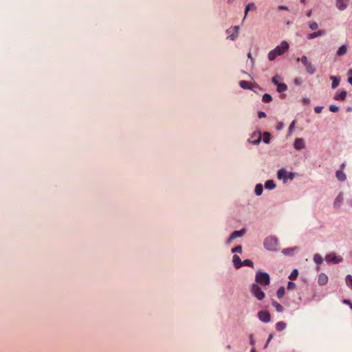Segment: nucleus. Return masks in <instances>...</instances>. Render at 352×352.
<instances>
[{
  "instance_id": "nucleus-1",
  "label": "nucleus",
  "mask_w": 352,
  "mask_h": 352,
  "mask_svg": "<svg viewBox=\"0 0 352 352\" xmlns=\"http://www.w3.org/2000/svg\"><path fill=\"white\" fill-rule=\"evenodd\" d=\"M289 49V43L287 41H282L280 45L271 50L268 54L270 60H274L276 56L283 54Z\"/></svg>"
},
{
  "instance_id": "nucleus-2",
  "label": "nucleus",
  "mask_w": 352,
  "mask_h": 352,
  "mask_svg": "<svg viewBox=\"0 0 352 352\" xmlns=\"http://www.w3.org/2000/svg\"><path fill=\"white\" fill-rule=\"evenodd\" d=\"M255 281L258 285L267 286L270 283V275L267 272H258L255 276Z\"/></svg>"
},
{
  "instance_id": "nucleus-3",
  "label": "nucleus",
  "mask_w": 352,
  "mask_h": 352,
  "mask_svg": "<svg viewBox=\"0 0 352 352\" xmlns=\"http://www.w3.org/2000/svg\"><path fill=\"white\" fill-rule=\"evenodd\" d=\"M278 243V239L275 236H268L264 241L265 248L270 251L276 250Z\"/></svg>"
},
{
  "instance_id": "nucleus-4",
  "label": "nucleus",
  "mask_w": 352,
  "mask_h": 352,
  "mask_svg": "<svg viewBox=\"0 0 352 352\" xmlns=\"http://www.w3.org/2000/svg\"><path fill=\"white\" fill-rule=\"evenodd\" d=\"M251 292L252 295L258 300H262L265 297V293L263 292L260 286L256 283L252 284L251 287Z\"/></svg>"
},
{
  "instance_id": "nucleus-5",
  "label": "nucleus",
  "mask_w": 352,
  "mask_h": 352,
  "mask_svg": "<svg viewBox=\"0 0 352 352\" xmlns=\"http://www.w3.org/2000/svg\"><path fill=\"white\" fill-rule=\"evenodd\" d=\"M277 176L279 179H283V182H286L288 179L292 180L294 177V174L282 168L278 171Z\"/></svg>"
},
{
  "instance_id": "nucleus-6",
  "label": "nucleus",
  "mask_w": 352,
  "mask_h": 352,
  "mask_svg": "<svg viewBox=\"0 0 352 352\" xmlns=\"http://www.w3.org/2000/svg\"><path fill=\"white\" fill-rule=\"evenodd\" d=\"M325 261L327 263H332L334 264H337L339 263H341L343 261V258L341 256L336 255V253L332 252L330 254H328L325 256Z\"/></svg>"
},
{
  "instance_id": "nucleus-7",
  "label": "nucleus",
  "mask_w": 352,
  "mask_h": 352,
  "mask_svg": "<svg viewBox=\"0 0 352 352\" xmlns=\"http://www.w3.org/2000/svg\"><path fill=\"white\" fill-rule=\"evenodd\" d=\"M239 30V26H234L233 28L228 29L226 32L228 34L230 33V34L227 37V38L234 41L238 37Z\"/></svg>"
},
{
  "instance_id": "nucleus-8",
  "label": "nucleus",
  "mask_w": 352,
  "mask_h": 352,
  "mask_svg": "<svg viewBox=\"0 0 352 352\" xmlns=\"http://www.w3.org/2000/svg\"><path fill=\"white\" fill-rule=\"evenodd\" d=\"M259 320L263 322H269L271 320L270 314L267 311H261L258 313Z\"/></svg>"
},
{
  "instance_id": "nucleus-9",
  "label": "nucleus",
  "mask_w": 352,
  "mask_h": 352,
  "mask_svg": "<svg viewBox=\"0 0 352 352\" xmlns=\"http://www.w3.org/2000/svg\"><path fill=\"white\" fill-rule=\"evenodd\" d=\"M245 233V230L244 228L241 229V230H236L234 231L230 237L228 239V243H230L234 239L242 236Z\"/></svg>"
},
{
  "instance_id": "nucleus-10",
  "label": "nucleus",
  "mask_w": 352,
  "mask_h": 352,
  "mask_svg": "<svg viewBox=\"0 0 352 352\" xmlns=\"http://www.w3.org/2000/svg\"><path fill=\"white\" fill-rule=\"evenodd\" d=\"M349 1L350 0H336V7L340 11H343L348 7Z\"/></svg>"
},
{
  "instance_id": "nucleus-11",
  "label": "nucleus",
  "mask_w": 352,
  "mask_h": 352,
  "mask_svg": "<svg viewBox=\"0 0 352 352\" xmlns=\"http://www.w3.org/2000/svg\"><path fill=\"white\" fill-rule=\"evenodd\" d=\"M294 146L296 150H301L305 148V142L302 138L296 139Z\"/></svg>"
},
{
  "instance_id": "nucleus-12",
  "label": "nucleus",
  "mask_w": 352,
  "mask_h": 352,
  "mask_svg": "<svg viewBox=\"0 0 352 352\" xmlns=\"http://www.w3.org/2000/svg\"><path fill=\"white\" fill-rule=\"evenodd\" d=\"M328 282V277L327 276L324 274L321 273L319 274L318 276V283L320 285H325Z\"/></svg>"
},
{
  "instance_id": "nucleus-13",
  "label": "nucleus",
  "mask_w": 352,
  "mask_h": 352,
  "mask_svg": "<svg viewBox=\"0 0 352 352\" xmlns=\"http://www.w3.org/2000/svg\"><path fill=\"white\" fill-rule=\"evenodd\" d=\"M346 94H347V93L344 90L340 91V93L337 92L335 94L333 99L336 100H345V98L346 97Z\"/></svg>"
},
{
  "instance_id": "nucleus-14",
  "label": "nucleus",
  "mask_w": 352,
  "mask_h": 352,
  "mask_svg": "<svg viewBox=\"0 0 352 352\" xmlns=\"http://www.w3.org/2000/svg\"><path fill=\"white\" fill-rule=\"evenodd\" d=\"M232 261H233V263L234 265V267L236 269H239V268H240V267H241L243 266L240 257L239 256H237V255H234L233 256Z\"/></svg>"
},
{
  "instance_id": "nucleus-15",
  "label": "nucleus",
  "mask_w": 352,
  "mask_h": 352,
  "mask_svg": "<svg viewBox=\"0 0 352 352\" xmlns=\"http://www.w3.org/2000/svg\"><path fill=\"white\" fill-rule=\"evenodd\" d=\"M324 34V31L320 30H318L317 32H313V33H311V34H308L307 38L308 39H314V38H315L316 37L322 36Z\"/></svg>"
},
{
  "instance_id": "nucleus-16",
  "label": "nucleus",
  "mask_w": 352,
  "mask_h": 352,
  "mask_svg": "<svg viewBox=\"0 0 352 352\" xmlns=\"http://www.w3.org/2000/svg\"><path fill=\"white\" fill-rule=\"evenodd\" d=\"M337 179L340 182H344L346 179V176L342 170H338L336 173Z\"/></svg>"
},
{
  "instance_id": "nucleus-17",
  "label": "nucleus",
  "mask_w": 352,
  "mask_h": 352,
  "mask_svg": "<svg viewBox=\"0 0 352 352\" xmlns=\"http://www.w3.org/2000/svg\"><path fill=\"white\" fill-rule=\"evenodd\" d=\"M256 9V7L255 6V4L254 3H248L246 6H245V16H244V18L243 19H245V17L247 16L248 15V12L250 10H255Z\"/></svg>"
},
{
  "instance_id": "nucleus-18",
  "label": "nucleus",
  "mask_w": 352,
  "mask_h": 352,
  "mask_svg": "<svg viewBox=\"0 0 352 352\" xmlns=\"http://www.w3.org/2000/svg\"><path fill=\"white\" fill-rule=\"evenodd\" d=\"M347 52V46L345 45H343L340 46L338 50H337L336 54L338 56H342L344 55Z\"/></svg>"
},
{
  "instance_id": "nucleus-19",
  "label": "nucleus",
  "mask_w": 352,
  "mask_h": 352,
  "mask_svg": "<svg viewBox=\"0 0 352 352\" xmlns=\"http://www.w3.org/2000/svg\"><path fill=\"white\" fill-rule=\"evenodd\" d=\"M330 78L332 80V85H331L332 88L336 89L339 85L340 80V78L331 76L330 77Z\"/></svg>"
},
{
  "instance_id": "nucleus-20",
  "label": "nucleus",
  "mask_w": 352,
  "mask_h": 352,
  "mask_svg": "<svg viewBox=\"0 0 352 352\" xmlns=\"http://www.w3.org/2000/svg\"><path fill=\"white\" fill-rule=\"evenodd\" d=\"M305 67L307 72L310 74H313L316 72L315 67L310 62H309Z\"/></svg>"
},
{
  "instance_id": "nucleus-21",
  "label": "nucleus",
  "mask_w": 352,
  "mask_h": 352,
  "mask_svg": "<svg viewBox=\"0 0 352 352\" xmlns=\"http://www.w3.org/2000/svg\"><path fill=\"white\" fill-rule=\"evenodd\" d=\"M286 327L287 324L283 321H280L276 324V329L278 331H283Z\"/></svg>"
},
{
  "instance_id": "nucleus-22",
  "label": "nucleus",
  "mask_w": 352,
  "mask_h": 352,
  "mask_svg": "<svg viewBox=\"0 0 352 352\" xmlns=\"http://www.w3.org/2000/svg\"><path fill=\"white\" fill-rule=\"evenodd\" d=\"M342 201H343V195L342 193H339V195L337 196V197L336 198V199L334 201V203H333L334 206L335 207L340 206V205Z\"/></svg>"
},
{
  "instance_id": "nucleus-23",
  "label": "nucleus",
  "mask_w": 352,
  "mask_h": 352,
  "mask_svg": "<svg viewBox=\"0 0 352 352\" xmlns=\"http://www.w3.org/2000/svg\"><path fill=\"white\" fill-rule=\"evenodd\" d=\"M265 187L268 190H272L275 188L276 184L273 180H267L265 182Z\"/></svg>"
},
{
  "instance_id": "nucleus-24",
  "label": "nucleus",
  "mask_w": 352,
  "mask_h": 352,
  "mask_svg": "<svg viewBox=\"0 0 352 352\" xmlns=\"http://www.w3.org/2000/svg\"><path fill=\"white\" fill-rule=\"evenodd\" d=\"M272 305L274 307H275L276 310L278 312L281 313L283 311V306L280 304H279L278 302H277L276 301L273 300L272 302Z\"/></svg>"
},
{
  "instance_id": "nucleus-25",
  "label": "nucleus",
  "mask_w": 352,
  "mask_h": 352,
  "mask_svg": "<svg viewBox=\"0 0 352 352\" xmlns=\"http://www.w3.org/2000/svg\"><path fill=\"white\" fill-rule=\"evenodd\" d=\"M263 187L261 184H258L255 186L254 192L255 194L258 196L261 195L263 192Z\"/></svg>"
},
{
  "instance_id": "nucleus-26",
  "label": "nucleus",
  "mask_w": 352,
  "mask_h": 352,
  "mask_svg": "<svg viewBox=\"0 0 352 352\" xmlns=\"http://www.w3.org/2000/svg\"><path fill=\"white\" fill-rule=\"evenodd\" d=\"M287 89V86L285 83H280L277 85V91L279 93L285 91Z\"/></svg>"
},
{
  "instance_id": "nucleus-27",
  "label": "nucleus",
  "mask_w": 352,
  "mask_h": 352,
  "mask_svg": "<svg viewBox=\"0 0 352 352\" xmlns=\"http://www.w3.org/2000/svg\"><path fill=\"white\" fill-rule=\"evenodd\" d=\"M314 261L317 264H321L322 263L323 258L320 254H316L314 256Z\"/></svg>"
},
{
  "instance_id": "nucleus-28",
  "label": "nucleus",
  "mask_w": 352,
  "mask_h": 352,
  "mask_svg": "<svg viewBox=\"0 0 352 352\" xmlns=\"http://www.w3.org/2000/svg\"><path fill=\"white\" fill-rule=\"evenodd\" d=\"M346 284L352 290V276L351 274L346 276Z\"/></svg>"
},
{
  "instance_id": "nucleus-29",
  "label": "nucleus",
  "mask_w": 352,
  "mask_h": 352,
  "mask_svg": "<svg viewBox=\"0 0 352 352\" xmlns=\"http://www.w3.org/2000/svg\"><path fill=\"white\" fill-rule=\"evenodd\" d=\"M285 293V288L283 287H280L276 292L277 297L278 298H282L284 296Z\"/></svg>"
},
{
  "instance_id": "nucleus-30",
  "label": "nucleus",
  "mask_w": 352,
  "mask_h": 352,
  "mask_svg": "<svg viewBox=\"0 0 352 352\" xmlns=\"http://www.w3.org/2000/svg\"><path fill=\"white\" fill-rule=\"evenodd\" d=\"M272 100V96L268 94H265L263 96L262 100L263 102L267 103V102H271Z\"/></svg>"
},
{
  "instance_id": "nucleus-31",
  "label": "nucleus",
  "mask_w": 352,
  "mask_h": 352,
  "mask_svg": "<svg viewBox=\"0 0 352 352\" xmlns=\"http://www.w3.org/2000/svg\"><path fill=\"white\" fill-rule=\"evenodd\" d=\"M239 85L241 86V87L243 88V89H250V83L245 80H241L239 82Z\"/></svg>"
},
{
  "instance_id": "nucleus-32",
  "label": "nucleus",
  "mask_w": 352,
  "mask_h": 352,
  "mask_svg": "<svg viewBox=\"0 0 352 352\" xmlns=\"http://www.w3.org/2000/svg\"><path fill=\"white\" fill-rule=\"evenodd\" d=\"M281 79L280 76L279 75H275L272 79V82L273 84H274L275 85H278V84H280L279 82V80Z\"/></svg>"
},
{
  "instance_id": "nucleus-33",
  "label": "nucleus",
  "mask_w": 352,
  "mask_h": 352,
  "mask_svg": "<svg viewBox=\"0 0 352 352\" xmlns=\"http://www.w3.org/2000/svg\"><path fill=\"white\" fill-rule=\"evenodd\" d=\"M270 134L268 132H265L263 133V141L265 143L268 144L270 142Z\"/></svg>"
},
{
  "instance_id": "nucleus-34",
  "label": "nucleus",
  "mask_w": 352,
  "mask_h": 352,
  "mask_svg": "<svg viewBox=\"0 0 352 352\" xmlns=\"http://www.w3.org/2000/svg\"><path fill=\"white\" fill-rule=\"evenodd\" d=\"M298 275V272L297 270H294L290 274L289 278L291 280H295Z\"/></svg>"
},
{
  "instance_id": "nucleus-35",
  "label": "nucleus",
  "mask_w": 352,
  "mask_h": 352,
  "mask_svg": "<svg viewBox=\"0 0 352 352\" xmlns=\"http://www.w3.org/2000/svg\"><path fill=\"white\" fill-rule=\"evenodd\" d=\"M297 61H301L305 66L309 63L307 58L305 56H302L300 58H298Z\"/></svg>"
},
{
  "instance_id": "nucleus-36",
  "label": "nucleus",
  "mask_w": 352,
  "mask_h": 352,
  "mask_svg": "<svg viewBox=\"0 0 352 352\" xmlns=\"http://www.w3.org/2000/svg\"><path fill=\"white\" fill-rule=\"evenodd\" d=\"M243 265L248 266V267H253L254 264L253 262L250 259H245L242 262Z\"/></svg>"
},
{
  "instance_id": "nucleus-37",
  "label": "nucleus",
  "mask_w": 352,
  "mask_h": 352,
  "mask_svg": "<svg viewBox=\"0 0 352 352\" xmlns=\"http://www.w3.org/2000/svg\"><path fill=\"white\" fill-rule=\"evenodd\" d=\"M232 252L241 253L242 252V247L241 245L236 246V248L232 249Z\"/></svg>"
},
{
  "instance_id": "nucleus-38",
  "label": "nucleus",
  "mask_w": 352,
  "mask_h": 352,
  "mask_svg": "<svg viewBox=\"0 0 352 352\" xmlns=\"http://www.w3.org/2000/svg\"><path fill=\"white\" fill-rule=\"evenodd\" d=\"M309 28L311 30H315L318 29V25L316 22H312L309 24Z\"/></svg>"
},
{
  "instance_id": "nucleus-39",
  "label": "nucleus",
  "mask_w": 352,
  "mask_h": 352,
  "mask_svg": "<svg viewBox=\"0 0 352 352\" xmlns=\"http://www.w3.org/2000/svg\"><path fill=\"white\" fill-rule=\"evenodd\" d=\"M296 248H286L283 250L282 252L284 254H289L291 252H292L294 250H296Z\"/></svg>"
},
{
  "instance_id": "nucleus-40",
  "label": "nucleus",
  "mask_w": 352,
  "mask_h": 352,
  "mask_svg": "<svg viewBox=\"0 0 352 352\" xmlns=\"http://www.w3.org/2000/svg\"><path fill=\"white\" fill-rule=\"evenodd\" d=\"M329 110L331 112H337V111H338L339 108L337 106H336V105H331L329 107Z\"/></svg>"
},
{
  "instance_id": "nucleus-41",
  "label": "nucleus",
  "mask_w": 352,
  "mask_h": 352,
  "mask_svg": "<svg viewBox=\"0 0 352 352\" xmlns=\"http://www.w3.org/2000/svg\"><path fill=\"white\" fill-rule=\"evenodd\" d=\"M295 287H296V285L293 282H289L287 284V289L289 290L294 289L295 288Z\"/></svg>"
},
{
  "instance_id": "nucleus-42",
  "label": "nucleus",
  "mask_w": 352,
  "mask_h": 352,
  "mask_svg": "<svg viewBox=\"0 0 352 352\" xmlns=\"http://www.w3.org/2000/svg\"><path fill=\"white\" fill-rule=\"evenodd\" d=\"M295 124H296V120H293L289 126V131L290 133L292 132V131L294 130Z\"/></svg>"
},
{
  "instance_id": "nucleus-43",
  "label": "nucleus",
  "mask_w": 352,
  "mask_h": 352,
  "mask_svg": "<svg viewBox=\"0 0 352 352\" xmlns=\"http://www.w3.org/2000/svg\"><path fill=\"white\" fill-rule=\"evenodd\" d=\"M322 107L318 106L314 108V111L316 113H320L322 111Z\"/></svg>"
},
{
  "instance_id": "nucleus-44",
  "label": "nucleus",
  "mask_w": 352,
  "mask_h": 352,
  "mask_svg": "<svg viewBox=\"0 0 352 352\" xmlns=\"http://www.w3.org/2000/svg\"><path fill=\"white\" fill-rule=\"evenodd\" d=\"M258 118H265L266 117V114L265 112H263V111H259L258 113Z\"/></svg>"
},
{
  "instance_id": "nucleus-45",
  "label": "nucleus",
  "mask_w": 352,
  "mask_h": 352,
  "mask_svg": "<svg viewBox=\"0 0 352 352\" xmlns=\"http://www.w3.org/2000/svg\"><path fill=\"white\" fill-rule=\"evenodd\" d=\"M273 336H273V334H270V335L269 336V338H268V339H267V342H266V344H265V348H266V347L267 346L268 344L270 343V342L271 341V340L273 338Z\"/></svg>"
},
{
  "instance_id": "nucleus-46",
  "label": "nucleus",
  "mask_w": 352,
  "mask_h": 352,
  "mask_svg": "<svg viewBox=\"0 0 352 352\" xmlns=\"http://www.w3.org/2000/svg\"><path fill=\"white\" fill-rule=\"evenodd\" d=\"M278 10H288V8L285 6H278Z\"/></svg>"
},
{
  "instance_id": "nucleus-47",
  "label": "nucleus",
  "mask_w": 352,
  "mask_h": 352,
  "mask_svg": "<svg viewBox=\"0 0 352 352\" xmlns=\"http://www.w3.org/2000/svg\"><path fill=\"white\" fill-rule=\"evenodd\" d=\"M250 342L252 345L255 344V341L254 340L253 336L252 334L250 336Z\"/></svg>"
},
{
  "instance_id": "nucleus-48",
  "label": "nucleus",
  "mask_w": 352,
  "mask_h": 352,
  "mask_svg": "<svg viewBox=\"0 0 352 352\" xmlns=\"http://www.w3.org/2000/svg\"><path fill=\"white\" fill-rule=\"evenodd\" d=\"M248 58H250V59L251 60V61H252V64H253V63H254V58H252V54H251V52H249V53L248 54Z\"/></svg>"
},
{
  "instance_id": "nucleus-49",
  "label": "nucleus",
  "mask_w": 352,
  "mask_h": 352,
  "mask_svg": "<svg viewBox=\"0 0 352 352\" xmlns=\"http://www.w3.org/2000/svg\"><path fill=\"white\" fill-rule=\"evenodd\" d=\"M302 101L305 104H309L310 102V100L307 98H303Z\"/></svg>"
},
{
  "instance_id": "nucleus-50",
  "label": "nucleus",
  "mask_w": 352,
  "mask_h": 352,
  "mask_svg": "<svg viewBox=\"0 0 352 352\" xmlns=\"http://www.w3.org/2000/svg\"><path fill=\"white\" fill-rule=\"evenodd\" d=\"M283 123H281V122H280V123H279V124H278V126H277V129H278V130L282 129H283Z\"/></svg>"
},
{
  "instance_id": "nucleus-51",
  "label": "nucleus",
  "mask_w": 352,
  "mask_h": 352,
  "mask_svg": "<svg viewBox=\"0 0 352 352\" xmlns=\"http://www.w3.org/2000/svg\"><path fill=\"white\" fill-rule=\"evenodd\" d=\"M343 303H344V304H346V305H349L351 304V302H350V300H349L344 299V300H343Z\"/></svg>"
},
{
  "instance_id": "nucleus-52",
  "label": "nucleus",
  "mask_w": 352,
  "mask_h": 352,
  "mask_svg": "<svg viewBox=\"0 0 352 352\" xmlns=\"http://www.w3.org/2000/svg\"><path fill=\"white\" fill-rule=\"evenodd\" d=\"M311 13H312V10H309V11L307 12V16L308 17H310V16H311Z\"/></svg>"
},
{
  "instance_id": "nucleus-53",
  "label": "nucleus",
  "mask_w": 352,
  "mask_h": 352,
  "mask_svg": "<svg viewBox=\"0 0 352 352\" xmlns=\"http://www.w3.org/2000/svg\"><path fill=\"white\" fill-rule=\"evenodd\" d=\"M348 82L352 85V76L349 77Z\"/></svg>"
},
{
  "instance_id": "nucleus-54",
  "label": "nucleus",
  "mask_w": 352,
  "mask_h": 352,
  "mask_svg": "<svg viewBox=\"0 0 352 352\" xmlns=\"http://www.w3.org/2000/svg\"><path fill=\"white\" fill-rule=\"evenodd\" d=\"M348 74L350 76H352V69H350L348 72Z\"/></svg>"
},
{
  "instance_id": "nucleus-55",
  "label": "nucleus",
  "mask_w": 352,
  "mask_h": 352,
  "mask_svg": "<svg viewBox=\"0 0 352 352\" xmlns=\"http://www.w3.org/2000/svg\"><path fill=\"white\" fill-rule=\"evenodd\" d=\"M345 166H346V165H345V163H342V164H341V166H340L341 170L344 169V167H345Z\"/></svg>"
},
{
  "instance_id": "nucleus-56",
  "label": "nucleus",
  "mask_w": 352,
  "mask_h": 352,
  "mask_svg": "<svg viewBox=\"0 0 352 352\" xmlns=\"http://www.w3.org/2000/svg\"><path fill=\"white\" fill-rule=\"evenodd\" d=\"M261 141V137L258 138V139L255 142V143H259Z\"/></svg>"
},
{
  "instance_id": "nucleus-57",
  "label": "nucleus",
  "mask_w": 352,
  "mask_h": 352,
  "mask_svg": "<svg viewBox=\"0 0 352 352\" xmlns=\"http://www.w3.org/2000/svg\"><path fill=\"white\" fill-rule=\"evenodd\" d=\"M250 352H256L255 349H254V348H253V349H251V351H250Z\"/></svg>"
},
{
  "instance_id": "nucleus-58",
  "label": "nucleus",
  "mask_w": 352,
  "mask_h": 352,
  "mask_svg": "<svg viewBox=\"0 0 352 352\" xmlns=\"http://www.w3.org/2000/svg\"><path fill=\"white\" fill-rule=\"evenodd\" d=\"M300 2L302 3H305V0H300Z\"/></svg>"
},
{
  "instance_id": "nucleus-59",
  "label": "nucleus",
  "mask_w": 352,
  "mask_h": 352,
  "mask_svg": "<svg viewBox=\"0 0 352 352\" xmlns=\"http://www.w3.org/2000/svg\"><path fill=\"white\" fill-rule=\"evenodd\" d=\"M227 348H228V349H230V348H231L230 345H228V346H227Z\"/></svg>"
},
{
  "instance_id": "nucleus-60",
  "label": "nucleus",
  "mask_w": 352,
  "mask_h": 352,
  "mask_svg": "<svg viewBox=\"0 0 352 352\" xmlns=\"http://www.w3.org/2000/svg\"><path fill=\"white\" fill-rule=\"evenodd\" d=\"M349 306H350L351 309H352V304L351 303L349 305Z\"/></svg>"
},
{
  "instance_id": "nucleus-61",
  "label": "nucleus",
  "mask_w": 352,
  "mask_h": 352,
  "mask_svg": "<svg viewBox=\"0 0 352 352\" xmlns=\"http://www.w3.org/2000/svg\"><path fill=\"white\" fill-rule=\"evenodd\" d=\"M295 82L297 84V83H298V81L297 80H296Z\"/></svg>"
},
{
  "instance_id": "nucleus-62",
  "label": "nucleus",
  "mask_w": 352,
  "mask_h": 352,
  "mask_svg": "<svg viewBox=\"0 0 352 352\" xmlns=\"http://www.w3.org/2000/svg\"><path fill=\"white\" fill-rule=\"evenodd\" d=\"M232 0H229V1H231Z\"/></svg>"
}]
</instances>
